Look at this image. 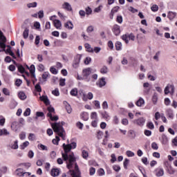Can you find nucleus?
I'll list each match as a JSON object with an SVG mask.
<instances>
[{
    "label": "nucleus",
    "instance_id": "423d86ee",
    "mask_svg": "<svg viewBox=\"0 0 177 177\" xmlns=\"http://www.w3.org/2000/svg\"><path fill=\"white\" fill-rule=\"evenodd\" d=\"M69 172L72 177H81V172L80 171V169L78 168V165H77V163L75 164V169L69 170Z\"/></svg>",
    "mask_w": 177,
    "mask_h": 177
},
{
    "label": "nucleus",
    "instance_id": "774afa93",
    "mask_svg": "<svg viewBox=\"0 0 177 177\" xmlns=\"http://www.w3.org/2000/svg\"><path fill=\"white\" fill-rule=\"evenodd\" d=\"M35 139V134L34 133H30L28 136V140H34Z\"/></svg>",
    "mask_w": 177,
    "mask_h": 177
},
{
    "label": "nucleus",
    "instance_id": "0e129e2a",
    "mask_svg": "<svg viewBox=\"0 0 177 177\" xmlns=\"http://www.w3.org/2000/svg\"><path fill=\"white\" fill-rule=\"evenodd\" d=\"M37 16L39 17V19H43L44 15V10H39L37 13Z\"/></svg>",
    "mask_w": 177,
    "mask_h": 177
},
{
    "label": "nucleus",
    "instance_id": "0eeeda50",
    "mask_svg": "<svg viewBox=\"0 0 177 177\" xmlns=\"http://www.w3.org/2000/svg\"><path fill=\"white\" fill-rule=\"evenodd\" d=\"M175 93V86L174 84H167L165 88V95H174Z\"/></svg>",
    "mask_w": 177,
    "mask_h": 177
},
{
    "label": "nucleus",
    "instance_id": "a878e982",
    "mask_svg": "<svg viewBox=\"0 0 177 177\" xmlns=\"http://www.w3.org/2000/svg\"><path fill=\"white\" fill-rule=\"evenodd\" d=\"M62 8L63 9H65L66 10H68L69 12L73 10V8H71V5H70V3L65 2L63 5H62Z\"/></svg>",
    "mask_w": 177,
    "mask_h": 177
},
{
    "label": "nucleus",
    "instance_id": "cd10ccee",
    "mask_svg": "<svg viewBox=\"0 0 177 177\" xmlns=\"http://www.w3.org/2000/svg\"><path fill=\"white\" fill-rule=\"evenodd\" d=\"M40 100H41V102H44L45 104H49V99L46 95L40 96Z\"/></svg>",
    "mask_w": 177,
    "mask_h": 177
},
{
    "label": "nucleus",
    "instance_id": "4c0bfd02",
    "mask_svg": "<svg viewBox=\"0 0 177 177\" xmlns=\"http://www.w3.org/2000/svg\"><path fill=\"white\" fill-rule=\"evenodd\" d=\"M71 96H77L78 95V89L77 88H73L70 92Z\"/></svg>",
    "mask_w": 177,
    "mask_h": 177
},
{
    "label": "nucleus",
    "instance_id": "72a5a7b5",
    "mask_svg": "<svg viewBox=\"0 0 177 177\" xmlns=\"http://www.w3.org/2000/svg\"><path fill=\"white\" fill-rule=\"evenodd\" d=\"M101 74H107L109 73V68L106 66H103L100 69Z\"/></svg>",
    "mask_w": 177,
    "mask_h": 177
},
{
    "label": "nucleus",
    "instance_id": "6e6d98bb",
    "mask_svg": "<svg viewBox=\"0 0 177 177\" xmlns=\"http://www.w3.org/2000/svg\"><path fill=\"white\" fill-rule=\"evenodd\" d=\"M162 145H167V143H168V138H167V136H163L162 137Z\"/></svg>",
    "mask_w": 177,
    "mask_h": 177
},
{
    "label": "nucleus",
    "instance_id": "39448f33",
    "mask_svg": "<svg viewBox=\"0 0 177 177\" xmlns=\"http://www.w3.org/2000/svg\"><path fill=\"white\" fill-rule=\"evenodd\" d=\"M0 52H5V49L6 48V44H5V42H6V37L3 35V32H2V30H0Z\"/></svg>",
    "mask_w": 177,
    "mask_h": 177
},
{
    "label": "nucleus",
    "instance_id": "c756f323",
    "mask_svg": "<svg viewBox=\"0 0 177 177\" xmlns=\"http://www.w3.org/2000/svg\"><path fill=\"white\" fill-rule=\"evenodd\" d=\"M136 106H138V107H142V106H143V104H145V100H143V98L140 97L136 103Z\"/></svg>",
    "mask_w": 177,
    "mask_h": 177
},
{
    "label": "nucleus",
    "instance_id": "ddd939ff",
    "mask_svg": "<svg viewBox=\"0 0 177 177\" xmlns=\"http://www.w3.org/2000/svg\"><path fill=\"white\" fill-rule=\"evenodd\" d=\"M8 147L12 150H17L19 149V141L15 140L13 142L9 144Z\"/></svg>",
    "mask_w": 177,
    "mask_h": 177
},
{
    "label": "nucleus",
    "instance_id": "473e14b6",
    "mask_svg": "<svg viewBox=\"0 0 177 177\" xmlns=\"http://www.w3.org/2000/svg\"><path fill=\"white\" fill-rule=\"evenodd\" d=\"M59 169H53L51 170L52 176H59Z\"/></svg>",
    "mask_w": 177,
    "mask_h": 177
},
{
    "label": "nucleus",
    "instance_id": "6e6552de",
    "mask_svg": "<svg viewBox=\"0 0 177 177\" xmlns=\"http://www.w3.org/2000/svg\"><path fill=\"white\" fill-rule=\"evenodd\" d=\"M133 123L138 127H143L146 124V118L141 117L133 120Z\"/></svg>",
    "mask_w": 177,
    "mask_h": 177
},
{
    "label": "nucleus",
    "instance_id": "a19ab883",
    "mask_svg": "<svg viewBox=\"0 0 177 177\" xmlns=\"http://www.w3.org/2000/svg\"><path fill=\"white\" fill-rule=\"evenodd\" d=\"M0 172H1L2 174H6V172H8V167L6 166H1L0 165Z\"/></svg>",
    "mask_w": 177,
    "mask_h": 177
},
{
    "label": "nucleus",
    "instance_id": "338daca9",
    "mask_svg": "<svg viewBox=\"0 0 177 177\" xmlns=\"http://www.w3.org/2000/svg\"><path fill=\"white\" fill-rule=\"evenodd\" d=\"M94 105L96 107V109H100V102H99L98 100L94 101Z\"/></svg>",
    "mask_w": 177,
    "mask_h": 177
},
{
    "label": "nucleus",
    "instance_id": "79ce46f5",
    "mask_svg": "<svg viewBox=\"0 0 177 177\" xmlns=\"http://www.w3.org/2000/svg\"><path fill=\"white\" fill-rule=\"evenodd\" d=\"M28 145H30V142L28 141H26L24 143H22V145H20V149L21 150H24L26 147H27V146H28Z\"/></svg>",
    "mask_w": 177,
    "mask_h": 177
},
{
    "label": "nucleus",
    "instance_id": "f257e3e1",
    "mask_svg": "<svg viewBox=\"0 0 177 177\" xmlns=\"http://www.w3.org/2000/svg\"><path fill=\"white\" fill-rule=\"evenodd\" d=\"M62 147L64 150V153L62 152V158H64V161H66V167L68 169H71L74 162L76 161V159L73 153L70 155H68V153L69 151H71V149H76L77 142H72L71 144L68 145L64 143L62 145Z\"/></svg>",
    "mask_w": 177,
    "mask_h": 177
},
{
    "label": "nucleus",
    "instance_id": "8fccbe9b",
    "mask_svg": "<svg viewBox=\"0 0 177 177\" xmlns=\"http://www.w3.org/2000/svg\"><path fill=\"white\" fill-rule=\"evenodd\" d=\"M117 23H119V24H122L123 19L122 16L118 15L116 18Z\"/></svg>",
    "mask_w": 177,
    "mask_h": 177
},
{
    "label": "nucleus",
    "instance_id": "5fc2aeb1",
    "mask_svg": "<svg viewBox=\"0 0 177 177\" xmlns=\"http://www.w3.org/2000/svg\"><path fill=\"white\" fill-rule=\"evenodd\" d=\"M3 93L6 95V96H9L10 95V91L9 89L4 88H3Z\"/></svg>",
    "mask_w": 177,
    "mask_h": 177
},
{
    "label": "nucleus",
    "instance_id": "e2e57ef3",
    "mask_svg": "<svg viewBox=\"0 0 177 177\" xmlns=\"http://www.w3.org/2000/svg\"><path fill=\"white\" fill-rule=\"evenodd\" d=\"M151 149L153 150H158V145L156 142H152L151 143Z\"/></svg>",
    "mask_w": 177,
    "mask_h": 177
},
{
    "label": "nucleus",
    "instance_id": "412c9836",
    "mask_svg": "<svg viewBox=\"0 0 177 177\" xmlns=\"http://www.w3.org/2000/svg\"><path fill=\"white\" fill-rule=\"evenodd\" d=\"M64 27L68 30H73V28H74V25L73 24L72 21H69L64 24Z\"/></svg>",
    "mask_w": 177,
    "mask_h": 177
},
{
    "label": "nucleus",
    "instance_id": "f3484780",
    "mask_svg": "<svg viewBox=\"0 0 177 177\" xmlns=\"http://www.w3.org/2000/svg\"><path fill=\"white\" fill-rule=\"evenodd\" d=\"M63 104L65 106V109L68 114H71V111H73V109H71V106L69 105L68 102L67 101H64Z\"/></svg>",
    "mask_w": 177,
    "mask_h": 177
},
{
    "label": "nucleus",
    "instance_id": "2f4dec72",
    "mask_svg": "<svg viewBox=\"0 0 177 177\" xmlns=\"http://www.w3.org/2000/svg\"><path fill=\"white\" fill-rule=\"evenodd\" d=\"M102 116L106 121H109L110 120V115H109V113L107 111H104L102 113Z\"/></svg>",
    "mask_w": 177,
    "mask_h": 177
},
{
    "label": "nucleus",
    "instance_id": "f704fd0d",
    "mask_svg": "<svg viewBox=\"0 0 177 177\" xmlns=\"http://www.w3.org/2000/svg\"><path fill=\"white\" fill-rule=\"evenodd\" d=\"M3 135H4L5 136L9 135V131H8V129H0V136H2Z\"/></svg>",
    "mask_w": 177,
    "mask_h": 177
},
{
    "label": "nucleus",
    "instance_id": "ea45409f",
    "mask_svg": "<svg viewBox=\"0 0 177 177\" xmlns=\"http://www.w3.org/2000/svg\"><path fill=\"white\" fill-rule=\"evenodd\" d=\"M113 124H114L115 125H118V124H120V119L118 118V116H114L113 118V120H112Z\"/></svg>",
    "mask_w": 177,
    "mask_h": 177
},
{
    "label": "nucleus",
    "instance_id": "5701e85b",
    "mask_svg": "<svg viewBox=\"0 0 177 177\" xmlns=\"http://www.w3.org/2000/svg\"><path fill=\"white\" fill-rule=\"evenodd\" d=\"M17 104H18L17 102H16V100L12 99L10 102L9 107L11 109H16V107H17Z\"/></svg>",
    "mask_w": 177,
    "mask_h": 177
},
{
    "label": "nucleus",
    "instance_id": "49530a36",
    "mask_svg": "<svg viewBox=\"0 0 177 177\" xmlns=\"http://www.w3.org/2000/svg\"><path fill=\"white\" fill-rule=\"evenodd\" d=\"M38 3L37 2H33V3H29L27 4V7L30 8H37V6Z\"/></svg>",
    "mask_w": 177,
    "mask_h": 177
},
{
    "label": "nucleus",
    "instance_id": "680f3d73",
    "mask_svg": "<svg viewBox=\"0 0 177 177\" xmlns=\"http://www.w3.org/2000/svg\"><path fill=\"white\" fill-rule=\"evenodd\" d=\"M19 139H21V140H24V139H26V132L22 131L19 134Z\"/></svg>",
    "mask_w": 177,
    "mask_h": 177
},
{
    "label": "nucleus",
    "instance_id": "a18cd8bd",
    "mask_svg": "<svg viewBox=\"0 0 177 177\" xmlns=\"http://www.w3.org/2000/svg\"><path fill=\"white\" fill-rule=\"evenodd\" d=\"M91 120H99L97 119V113L96 112H92L91 114Z\"/></svg>",
    "mask_w": 177,
    "mask_h": 177
},
{
    "label": "nucleus",
    "instance_id": "13d9d810",
    "mask_svg": "<svg viewBox=\"0 0 177 177\" xmlns=\"http://www.w3.org/2000/svg\"><path fill=\"white\" fill-rule=\"evenodd\" d=\"M151 10L152 12H158V6L154 4L151 7Z\"/></svg>",
    "mask_w": 177,
    "mask_h": 177
},
{
    "label": "nucleus",
    "instance_id": "69168bd1",
    "mask_svg": "<svg viewBox=\"0 0 177 177\" xmlns=\"http://www.w3.org/2000/svg\"><path fill=\"white\" fill-rule=\"evenodd\" d=\"M128 35H129V40L135 41V35H133V33L128 34Z\"/></svg>",
    "mask_w": 177,
    "mask_h": 177
},
{
    "label": "nucleus",
    "instance_id": "e433bc0d",
    "mask_svg": "<svg viewBox=\"0 0 177 177\" xmlns=\"http://www.w3.org/2000/svg\"><path fill=\"white\" fill-rule=\"evenodd\" d=\"M158 100V95H157L156 93H155L152 96V102L153 104H157Z\"/></svg>",
    "mask_w": 177,
    "mask_h": 177
},
{
    "label": "nucleus",
    "instance_id": "864d4df0",
    "mask_svg": "<svg viewBox=\"0 0 177 177\" xmlns=\"http://www.w3.org/2000/svg\"><path fill=\"white\" fill-rule=\"evenodd\" d=\"M100 50H102V48L97 47V46L94 47V48H93V52L95 53H100Z\"/></svg>",
    "mask_w": 177,
    "mask_h": 177
},
{
    "label": "nucleus",
    "instance_id": "7ed1b4c3",
    "mask_svg": "<svg viewBox=\"0 0 177 177\" xmlns=\"http://www.w3.org/2000/svg\"><path fill=\"white\" fill-rule=\"evenodd\" d=\"M17 167H19L20 168L16 169L15 174L17 176L21 177L25 172L24 168H26V169L30 168V167H31V163H19L17 165Z\"/></svg>",
    "mask_w": 177,
    "mask_h": 177
},
{
    "label": "nucleus",
    "instance_id": "c85d7f7f",
    "mask_svg": "<svg viewBox=\"0 0 177 177\" xmlns=\"http://www.w3.org/2000/svg\"><path fill=\"white\" fill-rule=\"evenodd\" d=\"M167 17L168 19H169V20H174V17H176V12H174L171 11L169 12Z\"/></svg>",
    "mask_w": 177,
    "mask_h": 177
},
{
    "label": "nucleus",
    "instance_id": "bf43d9fd",
    "mask_svg": "<svg viewBox=\"0 0 177 177\" xmlns=\"http://www.w3.org/2000/svg\"><path fill=\"white\" fill-rule=\"evenodd\" d=\"M52 93L54 96H59L60 93L59 92V88H55L54 91H52Z\"/></svg>",
    "mask_w": 177,
    "mask_h": 177
},
{
    "label": "nucleus",
    "instance_id": "b1692460",
    "mask_svg": "<svg viewBox=\"0 0 177 177\" xmlns=\"http://www.w3.org/2000/svg\"><path fill=\"white\" fill-rule=\"evenodd\" d=\"M18 97L20 99V100H26V99H27V95H26V93H24V91L19 92Z\"/></svg>",
    "mask_w": 177,
    "mask_h": 177
},
{
    "label": "nucleus",
    "instance_id": "aec40b11",
    "mask_svg": "<svg viewBox=\"0 0 177 177\" xmlns=\"http://www.w3.org/2000/svg\"><path fill=\"white\" fill-rule=\"evenodd\" d=\"M11 129L15 132H17V129H19V122H13L11 124Z\"/></svg>",
    "mask_w": 177,
    "mask_h": 177
},
{
    "label": "nucleus",
    "instance_id": "bb28decb",
    "mask_svg": "<svg viewBox=\"0 0 177 177\" xmlns=\"http://www.w3.org/2000/svg\"><path fill=\"white\" fill-rule=\"evenodd\" d=\"M17 67L18 68L19 73H21V74H24L26 73V68H24V66L21 64H17Z\"/></svg>",
    "mask_w": 177,
    "mask_h": 177
},
{
    "label": "nucleus",
    "instance_id": "58836bf2",
    "mask_svg": "<svg viewBox=\"0 0 177 177\" xmlns=\"http://www.w3.org/2000/svg\"><path fill=\"white\" fill-rule=\"evenodd\" d=\"M29 30L28 28H26L24 32H23V37L24 38V39H27V38H28V32H29Z\"/></svg>",
    "mask_w": 177,
    "mask_h": 177
},
{
    "label": "nucleus",
    "instance_id": "603ef678",
    "mask_svg": "<svg viewBox=\"0 0 177 177\" xmlns=\"http://www.w3.org/2000/svg\"><path fill=\"white\" fill-rule=\"evenodd\" d=\"M35 89L37 91V92H42V88H41V85H39V83L37 84L35 86Z\"/></svg>",
    "mask_w": 177,
    "mask_h": 177
},
{
    "label": "nucleus",
    "instance_id": "4be33fe9",
    "mask_svg": "<svg viewBox=\"0 0 177 177\" xmlns=\"http://www.w3.org/2000/svg\"><path fill=\"white\" fill-rule=\"evenodd\" d=\"M80 117L83 121H88L89 120V114L86 112L82 113Z\"/></svg>",
    "mask_w": 177,
    "mask_h": 177
},
{
    "label": "nucleus",
    "instance_id": "c03bdc74",
    "mask_svg": "<svg viewBox=\"0 0 177 177\" xmlns=\"http://www.w3.org/2000/svg\"><path fill=\"white\" fill-rule=\"evenodd\" d=\"M31 114V109L30 108H27L24 113V117H28Z\"/></svg>",
    "mask_w": 177,
    "mask_h": 177
},
{
    "label": "nucleus",
    "instance_id": "6ab92c4d",
    "mask_svg": "<svg viewBox=\"0 0 177 177\" xmlns=\"http://www.w3.org/2000/svg\"><path fill=\"white\" fill-rule=\"evenodd\" d=\"M6 53H9L10 56H12L13 59H16V55L13 52H12V47L10 46H7V49L6 50Z\"/></svg>",
    "mask_w": 177,
    "mask_h": 177
},
{
    "label": "nucleus",
    "instance_id": "09e8293b",
    "mask_svg": "<svg viewBox=\"0 0 177 177\" xmlns=\"http://www.w3.org/2000/svg\"><path fill=\"white\" fill-rule=\"evenodd\" d=\"M147 127L149 129H154V124H153L152 122H147Z\"/></svg>",
    "mask_w": 177,
    "mask_h": 177
},
{
    "label": "nucleus",
    "instance_id": "f03ea898",
    "mask_svg": "<svg viewBox=\"0 0 177 177\" xmlns=\"http://www.w3.org/2000/svg\"><path fill=\"white\" fill-rule=\"evenodd\" d=\"M52 128L60 138L63 139V140H66V136L64 133H66V131H64V128H63V126L60 123H55L52 124Z\"/></svg>",
    "mask_w": 177,
    "mask_h": 177
},
{
    "label": "nucleus",
    "instance_id": "de8ad7c7",
    "mask_svg": "<svg viewBox=\"0 0 177 177\" xmlns=\"http://www.w3.org/2000/svg\"><path fill=\"white\" fill-rule=\"evenodd\" d=\"M59 142H60V138H59V136H56L55 139H53L52 142L53 143V145H59Z\"/></svg>",
    "mask_w": 177,
    "mask_h": 177
},
{
    "label": "nucleus",
    "instance_id": "7c9ffc66",
    "mask_svg": "<svg viewBox=\"0 0 177 177\" xmlns=\"http://www.w3.org/2000/svg\"><path fill=\"white\" fill-rule=\"evenodd\" d=\"M82 156L84 160H88V157H89V153L86 150H82Z\"/></svg>",
    "mask_w": 177,
    "mask_h": 177
},
{
    "label": "nucleus",
    "instance_id": "c9c22d12",
    "mask_svg": "<svg viewBox=\"0 0 177 177\" xmlns=\"http://www.w3.org/2000/svg\"><path fill=\"white\" fill-rule=\"evenodd\" d=\"M122 39L124 41L125 44H129V37L128 34L123 35L122 36Z\"/></svg>",
    "mask_w": 177,
    "mask_h": 177
},
{
    "label": "nucleus",
    "instance_id": "f8f14e48",
    "mask_svg": "<svg viewBox=\"0 0 177 177\" xmlns=\"http://www.w3.org/2000/svg\"><path fill=\"white\" fill-rule=\"evenodd\" d=\"M80 62H81V55H77V57L75 58L73 63V68H78V67H80Z\"/></svg>",
    "mask_w": 177,
    "mask_h": 177
},
{
    "label": "nucleus",
    "instance_id": "20e7f679",
    "mask_svg": "<svg viewBox=\"0 0 177 177\" xmlns=\"http://www.w3.org/2000/svg\"><path fill=\"white\" fill-rule=\"evenodd\" d=\"M91 74H92V68H86L85 69H83L82 77L83 80L86 81V82H89V81H91Z\"/></svg>",
    "mask_w": 177,
    "mask_h": 177
},
{
    "label": "nucleus",
    "instance_id": "052dcab7",
    "mask_svg": "<svg viewBox=\"0 0 177 177\" xmlns=\"http://www.w3.org/2000/svg\"><path fill=\"white\" fill-rule=\"evenodd\" d=\"M126 154L127 157H134L135 153L132 152L131 151H127Z\"/></svg>",
    "mask_w": 177,
    "mask_h": 177
},
{
    "label": "nucleus",
    "instance_id": "3c124183",
    "mask_svg": "<svg viewBox=\"0 0 177 177\" xmlns=\"http://www.w3.org/2000/svg\"><path fill=\"white\" fill-rule=\"evenodd\" d=\"M5 121H6L5 118L2 115H0V125H1V127H3V125H5Z\"/></svg>",
    "mask_w": 177,
    "mask_h": 177
},
{
    "label": "nucleus",
    "instance_id": "1a4fd4ad",
    "mask_svg": "<svg viewBox=\"0 0 177 177\" xmlns=\"http://www.w3.org/2000/svg\"><path fill=\"white\" fill-rule=\"evenodd\" d=\"M143 88L144 95H150V91H151V88H153V86L150 84L149 82H145L143 84Z\"/></svg>",
    "mask_w": 177,
    "mask_h": 177
},
{
    "label": "nucleus",
    "instance_id": "4d7b16f0",
    "mask_svg": "<svg viewBox=\"0 0 177 177\" xmlns=\"http://www.w3.org/2000/svg\"><path fill=\"white\" fill-rule=\"evenodd\" d=\"M50 71L52 74H54L55 75H56V74H57V70L53 66H51L50 68Z\"/></svg>",
    "mask_w": 177,
    "mask_h": 177
},
{
    "label": "nucleus",
    "instance_id": "9d476101",
    "mask_svg": "<svg viewBox=\"0 0 177 177\" xmlns=\"http://www.w3.org/2000/svg\"><path fill=\"white\" fill-rule=\"evenodd\" d=\"M112 31L116 37H118L121 34V27L118 24L113 25L112 28Z\"/></svg>",
    "mask_w": 177,
    "mask_h": 177
},
{
    "label": "nucleus",
    "instance_id": "2eb2a0df",
    "mask_svg": "<svg viewBox=\"0 0 177 177\" xmlns=\"http://www.w3.org/2000/svg\"><path fill=\"white\" fill-rule=\"evenodd\" d=\"M27 68L30 71V73L31 74V77L32 78H35V66L31 65L30 67H28L26 65Z\"/></svg>",
    "mask_w": 177,
    "mask_h": 177
},
{
    "label": "nucleus",
    "instance_id": "4468645a",
    "mask_svg": "<svg viewBox=\"0 0 177 177\" xmlns=\"http://www.w3.org/2000/svg\"><path fill=\"white\" fill-rule=\"evenodd\" d=\"M155 175L157 177L164 176V169L159 167L155 170Z\"/></svg>",
    "mask_w": 177,
    "mask_h": 177
},
{
    "label": "nucleus",
    "instance_id": "9b49d317",
    "mask_svg": "<svg viewBox=\"0 0 177 177\" xmlns=\"http://www.w3.org/2000/svg\"><path fill=\"white\" fill-rule=\"evenodd\" d=\"M106 78L105 77H102L99 79L97 82L96 85L98 86V88H103V86H106Z\"/></svg>",
    "mask_w": 177,
    "mask_h": 177
},
{
    "label": "nucleus",
    "instance_id": "37998d69",
    "mask_svg": "<svg viewBox=\"0 0 177 177\" xmlns=\"http://www.w3.org/2000/svg\"><path fill=\"white\" fill-rule=\"evenodd\" d=\"M116 50H121V48H122V44L120 41H117L115 43Z\"/></svg>",
    "mask_w": 177,
    "mask_h": 177
},
{
    "label": "nucleus",
    "instance_id": "dca6fc26",
    "mask_svg": "<svg viewBox=\"0 0 177 177\" xmlns=\"http://www.w3.org/2000/svg\"><path fill=\"white\" fill-rule=\"evenodd\" d=\"M166 115L168 117V118H170V120H174V117L175 116L174 115V110L171 109H168L166 110Z\"/></svg>",
    "mask_w": 177,
    "mask_h": 177
},
{
    "label": "nucleus",
    "instance_id": "393cba45",
    "mask_svg": "<svg viewBox=\"0 0 177 177\" xmlns=\"http://www.w3.org/2000/svg\"><path fill=\"white\" fill-rule=\"evenodd\" d=\"M84 48L86 49L87 52L88 53H93V48L91 46V44L86 43L84 44Z\"/></svg>",
    "mask_w": 177,
    "mask_h": 177
},
{
    "label": "nucleus",
    "instance_id": "a211bd4d",
    "mask_svg": "<svg viewBox=\"0 0 177 177\" xmlns=\"http://www.w3.org/2000/svg\"><path fill=\"white\" fill-rule=\"evenodd\" d=\"M53 24L55 28H57V30L62 29V22L60 21V20H58V19L53 20Z\"/></svg>",
    "mask_w": 177,
    "mask_h": 177
}]
</instances>
